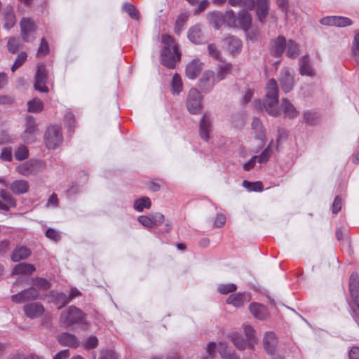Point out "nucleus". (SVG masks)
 <instances>
[{
    "instance_id": "1",
    "label": "nucleus",
    "mask_w": 359,
    "mask_h": 359,
    "mask_svg": "<svg viewBox=\"0 0 359 359\" xmlns=\"http://www.w3.org/2000/svg\"><path fill=\"white\" fill-rule=\"evenodd\" d=\"M162 42L164 46L161 55V63L169 69H175L177 62L181 58L177 44L169 34L162 36Z\"/></svg>"
},
{
    "instance_id": "2",
    "label": "nucleus",
    "mask_w": 359,
    "mask_h": 359,
    "mask_svg": "<svg viewBox=\"0 0 359 359\" xmlns=\"http://www.w3.org/2000/svg\"><path fill=\"white\" fill-rule=\"evenodd\" d=\"M60 323L64 327H69L73 325H85L86 314L75 306H70L61 312Z\"/></svg>"
},
{
    "instance_id": "3",
    "label": "nucleus",
    "mask_w": 359,
    "mask_h": 359,
    "mask_svg": "<svg viewBox=\"0 0 359 359\" xmlns=\"http://www.w3.org/2000/svg\"><path fill=\"white\" fill-rule=\"evenodd\" d=\"M44 144L48 149L58 148L63 142V135L61 126L59 125L49 126L43 136Z\"/></svg>"
},
{
    "instance_id": "4",
    "label": "nucleus",
    "mask_w": 359,
    "mask_h": 359,
    "mask_svg": "<svg viewBox=\"0 0 359 359\" xmlns=\"http://www.w3.org/2000/svg\"><path fill=\"white\" fill-rule=\"evenodd\" d=\"M266 96L264 100L263 106L266 111L272 109L277 104L278 99V90L277 82L274 79H270L265 87Z\"/></svg>"
},
{
    "instance_id": "5",
    "label": "nucleus",
    "mask_w": 359,
    "mask_h": 359,
    "mask_svg": "<svg viewBox=\"0 0 359 359\" xmlns=\"http://www.w3.org/2000/svg\"><path fill=\"white\" fill-rule=\"evenodd\" d=\"M46 168L43 161L38 159H30L16 168L17 171L22 175L29 176L42 172Z\"/></svg>"
},
{
    "instance_id": "6",
    "label": "nucleus",
    "mask_w": 359,
    "mask_h": 359,
    "mask_svg": "<svg viewBox=\"0 0 359 359\" xmlns=\"http://www.w3.org/2000/svg\"><path fill=\"white\" fill-rule=\"evenodd\" d=\"M39 133V130L35 119L32 116H27L26 117L25 130L21 135V139L26 144H32L37 141Z\"/></svg>"
},
{
    "instance_id": "7",
    "label": "nucleus",
    "mask_w": 359,
    "mask_h": 359,
    "mask_svg": "<svg viewBox=\"0 0 359 359\" xmlns=\"http://www.w3.org/2000/svg\"><path fill=\"white\" fill-rule=\"evenodd\" d=\"M203 97L198 89L192 88L189 90L186 105L189 112H200L203 109Z\"/></svg>"
},
{
    "instance_id": "8",
    "label": "nucleus",
    "mask_w": 359,
    "mask_h": 359,
    "mask_svg": "<svg viewBox=\"0 0 359 359\" xmlns=\"http://www.w3.org/2000/svg\"><path fill=\"white\" fill-rule=\"evenodd\" d=\"M48 72L44 64H39L37 66V70L35 74L34 88L36 90L47 93L48 88L46 86Z\"/></svg>"
},
{
    "instance_id": "9",
    "label": "nucleus",
    "mask_w": 359,
    "mask_h": 359,
    "mask_svg": "<svg viewBox=\"0 0 359 359\" xmlns=\"http://www.w3.org/2000/svg\"><path fill=\"white\" fill-rule=\"evenodd\" d=\"M21 36L24 41L29 42L34 39L36 25L34 21L29 18H23L20 22Z\"/></svg>"
},
{
    "instance_id": "10",
    "label": "nucleus",
    "mask_w": 359,
    "mask_h": 359,
    "mask_svg": "<svg viewBox=\"0 0 359 359\" xmlns=\"http://www.w3.org/2000/svg\"><path fill=\"white\" fill-rule=\"evenodd\" d=\"M39 296V292L34 287H29L25 289L18 294H13L11 297V301L16 304H20L25 302L37 299Z\"/></svg>"
},
{
    "instance_id": "11",
    "label": "nucleus",
    "mask_w": 359,
    "mask_h": 359,
    "mask_svg": "<svg viewBox=\"0 0 359 359\" xmlns=\"http://www.w3.org/2000/svg\"><path fill=\"white\" fill-rule=\"evenodd\" d=\"M281 89L285 93H289L294 86L293 71L290 69H284L281 71L279 78Z\"/></svg>"
},
{
    "instance_id": "12",
    "label": "nucleus",
    "mask_w": 359,
    "mask_h": 359,
    "mask_svg": "<svg viewBox=\"0 0 359 359\" xmlns=\"http://www.w3.org/2000/svg\"><path fill=\"white\" fill-rule=\"evenodd\" d=\"M212 119L207 114H204L199 123V135L201 138L205 142H208L210 140V133L212 131Z\"/></svg>"
},
{
    "instance_id": "13",
    "label": "nucleus",
    "mask_w": 359,
    "mask_h": 359,
    "mask_svg": "<svg viewBox=\"0 0 359 359\" xmlns=\"http://www.w3.org/2000/svg\"><path fill=\"white\" fill-rule=\"evenodd\" d=\"M320 22L324 25L344 27L352 25V20L343 16H327L321 19Z\"/></svg>"
},
{
    "instance_id": "14",
    "label": "nucleus",
    "mask_w": 359,
    "mask_h": 359,
    "mask_svg": "<svg viewBox=\"0 0 359 359\" xmlns=\"http://www.w3.org/2000/svg\"><path fill=\"white\" fill-rule=\"evenodd\" d=\"M25 316L31 319L40 317L44 313V307L39 302L27 304L23 307Z\"/></svg>"
},
{
    "instance_id": "15",
    "label": "nucleus",
    "mask_w": 359,
    "mask_h": 359,
    "mask_svg": "<svg viewBox=\"0 0 359 359\" xmlns=\"http://www.w3.org/2000/svg\"><path fill=\"white\" fill-rule=\"evenodd\" d=\"M349 292L353 303L359 307V276L355 272L350 276Z\"/></svg>"
},
{
    "instance_id": "16",
    "label": "nucleus",
    "mask_w": 359,
    "mask_h": 359,
    "mask_svg": "<svg viewBox=\"0 0 359 359\" xmlns=\"http://www.w3.org/2000/svg\"><path fill=\"white\" fill-rule=\"evenodd\" d=\"M286 48V39L283 36H278L271 41L270 43V53L271 55L278 57L282 55Z\"/></svg>"
},
{
    "instance_id": "17",
    "label": "nucleus",
    "mask_w": 359,
    "mask_h": 359,
    "mask_svg": "<svg viewBox=\"0 0 359 359\" xmlns=\"http://www.w3.org/2000/svg\"><path fill=\"white\" fill-rule=\"evenodd\" d=\"M187 36L190 41L195 44H201L206 41V38L200 25H195L190 27L187 33Z\"/></svg>"
},
{
    "instance_id": "18",
    "label": "nucleus",
    "mask_w": 359,
    "mask_h": 359,
    "mask_svg": "<svg viewBox=\"0 0 359 359\" xmlns=\"http://www.w3.org/2000/svg\"><path fill=\"white\" fill-rule=\"evenodd\" d=\"M217 80L212 71H205L200 79L199 86L204 92H208L215 86Z\"/></svg>"
},
{
    "instance_id": "19",
    "label": "nucleus",
    "mask_w": 359,
    "mask_h": 359,
    "mask_svg": "<svg viewBox=\"0 0 359 359\" xmlns=\"http://www.w3.org/2000/svg\"><path fill=\"white\" fill-rule=\"evenodd\" d=\"M278 339L274 332H267L263 339V345L269 354H273L276 350Z\"/></svg>"
},
{
    "instance_id": "20",
    "label": "nucleus",
    "mask_w": 359,
    "mask_h": 359,
    "mask_svg": "<svg viewBox=\"0 0 359 359\" xmlns=\"http://www.w3.org/2000/svg\"><path fill=\"white\" fill-rule=\"evenodd\" d=\"M250 300V295L247 292H238L231 294L226 299V303L235 307H241Z\"/></svg>"
},
{
    "instance_id": "21",
    "label": "nucleus",
    "mask_w": 359,
    "mask_h": 359,
    "mask_svg": "<svg viewBox=\"0 0 359 359\" xmlns=\"http://www.w3.org/2000/svg\"><path fill=\"white\" fill-rule=\"evenodd\" d=\"M249 310L251 314L259 320H264L269 316L266 307L259 303H251L249 306Z\"/></svg>"
},
{
    "instance_id": "22",
    "label": "nucleus",
    "mask_w": 359,
    "mask_h": 359,
    "mask_svg": "<svg viewBox=\"0 0 359 359\" xmlns=\"http://www.w3.org/2000/svg\"><path fill=\"white\" fill-rule=\"evenodd\" d=\"M203 69V63L198 59L193 60L186 67V75L191 79H196Z\"/></svg>"
},
{
    "instance_id": "23",
    "label": "nucleus",
    "mask_w": 359,
    "mask_h": 359,
    "mask_svg": "<svg viewBox=\"0 0 359 359\" xmlns=\"http://www.w3.org/2000/svg\"><path fill=\"white\" fill-rule=\"evenodd\" d=\"M59 343L64 346L76 348L79 346V341L77 337L69 332H64L58 337Z\"/></svg>"
},
{
    "instance_id": "24",
    "label": "nucleus",
    "mask_w": 359,
    "mask_h": 359,
    "mask_svg": "<svg viewBox=\"0 0 359 359\" xmlns=\"http://www.w3.org/2000/svg\"><path fill=\"white\" fill-rule=\"evenodd\" d=\"M15 194L20 195L27 193L29 190V185L27 181L24 180H18L10 184L9 187Z\"/></svg>"
},
{
    "instance_id": "25",
    "label": "nucleus",
    "mask_w": 359,
    "mask_h": 359,
    "mask_svg": "<svg viewBox=\"0 0 359 359\" xmlns=\"http://www.w3.org/2000/svg\"><path fill=\"white\" fill-rule=\"evenodd\" d=\"M4 27L6 29H9L15 24V15L12 6H6L4 11Z\"/></svg>"
},
{
    "instance_id": "26",
    "label": "nucleus",
    "mask_w": 359,
    "mask_h": 359,
    "mask_svg": "<svg viewBox=\"0 0 359 359\" xmlns=\"http://www.w3.org/2000/svg\"><path fill=\"white\" fill-rule=\"evenodd\" d=\"M31 255V250L29 248L25 246H19L15 248L13 250L11 259L13 262H17L22 259H25Z\"/></svg>"
},
{
    "instance_id": "27",
    "label": "nucleus",
    "mask_w": 359,
    "mask_h": 359,
    "mask_svg": "<svg viewBox=\"0 0 359 359\" xmlns=\"http://www.w3.org/2000/svg\"><path fill=\"white\" fill-rule=\"evenodd\" d=\"M257 15L259 21L263 22L268 15L269 0H256Z\"/></svg>"
},
{
    "instance_id": "28",
    "label": "nucleus",
    "mask_w": 359,
    "mask_h": 359,
    "mask_svg": "<svg viewBox=\"0 0 359 359\" xmlns=\"http://www.w3.org/2000/svg\"><path fill=\"white\" fill-rule=\"evenodd\" d=\"M251 125L255 138L264 141L266 137V130L261 121L257 118H254Z\"/></svg>"
},
{
    "instance_id": "29",
    "label": "nucleus",
    "mask_w": 359,
    "mask_h": 359,
    "mask_svg": "<svg viewBox=\"0 0 359 359\" xmlns=\"http://www.w3.org/2000/svg\"><path fill=\"white\" fill-rule=\"evenodd\" d=\"M50 296L53 303L58 306L59 309L70 302L69 298H68V296L64 292L52 291L50 292Z\"/></svg>"
},
{
    "instance_id": "30",
    "label": "nucleus",
    "mask_w": 359,
    "mask_h": 359,
    "mask_svg": "<svg viewBox=\"0 0 359 359\" xmlns=\"http://www.w3.org/2000/svg\"><path fill=\"white\" fill-rule=\"evenodd\" d=\"M35 271L33 264L22 262L15 265L12 271L13 274H30Z\"/></svg>"
},
{
    "instance_id": "31",
    "label": "nucleus",
    "mask_w": 359,
    "mask_h": 359,
    "mask_svg": "<svg viewBox=\"0 0 359 359\" xmlns=\"http://www.w3.org/2000/svg\"><path fill=\"white\" fill-rule=\"evenodd\" d=\"M238 20L241 28L245 31L250 28L252 23L251 15L246 10H243L239 12Z\"/></svg>"
},
{
    "instance_id": "32",
    "label": "nucleus",
    "mask_w": 359,
    "mask_h": 359,
    "mask_svg": "<svg viewBox=\"0 0 359 359\" xmlns=\"http://www.w3.org/2000/svg\"><path fill=\"white\" fill-rule=\"evenodd\" d=\"M228 338L238 350L243 351L245 349L246 342L241 334L238 332H231L228 334Z\"/></svg>"
},
{
    "instance_id": "33",
    "label": "nucleus",
    "mask_w": 359,
    "mask_h": 359,
    "mask_svg": "<svg viewBox=\"0 0 359 359\" xmlns=\"http://www.w3.org/2000/svg\"><path fill=\"white\" fill-rule=\"evenodd\" d=\"M232 65L230 63H224L218 66L217 72L215 75L217 81L224 79L231 72Z\"/></svg>"
},
{
    "instance_id": "34",
    "label": "nucleus",
    "mask_w": 359,
    "mask_h": 359,
    "mask_svg": "<svg viewBox=\"0 0 359 359\" xmlns=\"http://www.w3.org/2000/svg\"><path fill=\"white\" fill-rule=\"evenodd\" d=\"M151 206V200L147 196L136 199L133 203V208L137 212H142L144 209H149Z\"/></svg>"
},
{
    "instance_id": "35",
    "label": "nucleus",
    "mask_w": 359,
    "mask_h": 359,
    "mask_svg": "<svg viewBox=\"0 0 359 359\" xmlns=\"http://www.w3.org/2000/svg\"><path fill=\"white\" fill-rule=\"evenodd\" d=\"M218 352L222 359H239V357L234 352L227 351L226 342L221 341L218 344Z\"/></svg>"
},
{
    "instance_id": "36",
    "label": "nucleus",
    "mask_w": 359,
    "mask_h": 359,
    "mask_svg": "<svg viewBox=\"0 0 359 359\" xmlns=\"http://www.w3.org/2000/svg\"><path fill=\"white\" fill-rule=\"evenodd\" d=\"M226 42L229 46V50L231 54L238 53L242 46L241 41L236 36H229L226 39Z\"/></svg>"
},
{
    "instance_id": "37",
    "label": "nucleus",
    "mask_w": 359,
    "mask_h": 359,
    "mask_svg": "<svg viewBox=\"0 0 359 359\" xmlns=\"http://www.w3.org/2000/svg\"><path fill=\"white\" fill-rule=\"evenodd\" d=\"M299 70L302 75L312 76L313 69L309 65V59L304 56L299 60Z\"/></svg>"
},
{
    "instance_id": "38",
    "label": "nucleus",
    "mask_w": 359,
    "mask_h": 359,
    "mask_svg": "<svg viewBox=\"0 0 359 359\" xmlns=\"http://www.w3.org/2000/svg\"><path fill=\"white\" fill-rule=\"evenodd\" d=\"M208 18L210 24L216 29L219 28L223 23V16L219 12L215 11L208 13Z\"/></svg>"
},
{
    "instance_id": "39",
    "label": "nucleus",
    "mask_w": 359,
    "mask_h": 359,
    "mask_svg": "<svg viewBox=\"0 0 359 359\" xmlns=\"http://www.w3.org/2000/svg\"><path fill=\"white\" fill-rule=\"evenodd\" d=\"M228 3L231 6L243 7L248 10H252L255 6L254 0H228Z\"/></svg>"
},
{
    "instance_id": "40",
    "label": "nucleus",
    "mask_w": 359,
    "mask_h": 359,
    "mask_svg": "<svg viewBox=\"0 0 359 359\" xmlns=\"http://www.w3.org/2000/svg\"><path fill=\"white\" fill-rule=\"evenodd\" d=\"M244 332L248 341L249 348L251 349L254 348V344L257 343V339L255 335V330L250 325H245Z\"/></svg>"
},
{
    "instance_id": "41",
    "label": "nucleus",
    "mask_w": 359,
    "mask_h": 359,
    "mask_svg": "<svg viewBox=\"0 0 359 359\" xmlns=\"http://www.w3.org/2000/svg\"><path fill=\"white\" fill-rule=\"evenodd\" d=\"M172 93L179 94L182 90V81L178 74L173 75L171 81Z\"/></svg>"
},
{
    "instance_id": "42",
    "label": "nucleus",
    "mask_w": 359,
    "mask_h": 359,
    "mask_svg": "<svg viewBox=\"0 0 359 359\" xmlns=\"http://www.w3.org/2000/svg\"><path fill=\"white\" fill-rule=\"evenodd\" d=\"M286 54L290 57H296L299 55L298 45L292 40H289L286 43Z\"/></svg>"
},
{
    "instance_id": "43",
    "label": "nucleus",
    "mask_w": 359,
    "mask_h": 359,
    "mask_svg": "<svg viewBox=\"0 0 359 359\" xmlns=\"http://www.w3.org/2000/svg\"><path fill=\"white\" fill-rule=\"evenodd\" d=\"M28 112H39L43 109V104L40 99L34 98L28 102Z\"/></svg>"
},
{
    "instance_id": "44",
    "label": "nucleus",
    "mask_w": 359,
    "mask_h": 359,
    "mask_svg": "<svg viewBox=\"0 0 359 359\" xmlns=\"http://www.w3.org/2000/svg\"><path fill=\"white\" fill-rule=\"evenodd\" d=\"M273 144V141L271 140L267 147L262 152V154L259 156H255L257 157V161L259 163H264L268 161L270 156L272 154V150L271 149V147Z\"/></svg>"
},
{
    "instance_id": "45",
    "label": "nucleus",
    "mask_w": 359,
    "mask_h": 359,
    "mask_svg": "<svg viewBox=\"0 0 359 359\" xmlns=\"http://www.w3.org/2000/svg\"><path fill=\"white\" fill-rule=\"evenodd\" d=\"M32 285L42 290H46L49 289L51 286L50 283L48 280L39 277L32 279Z\"/></svg>"
},
{
    "instance_id": "46",
    "label": "nucleus",
    "mask_w": 359,
    "mask_h": 359,
    "mask_svg": "<svg viewBox=\"0 0 359 359\" xmlns=\"http://www.w3.org/2000/svg\"><path fill=\"white\" fill-rule=\"evenodd\" d=\"M14 156L18 161H22L28 158L29 150L25 145H20L14 153Z\"/></svg>"
},
{
    "instance_id": "47",
    "label": "nucleus",
    "mask_w": 359,
    "mask_h": 359,
    "mask_svg": "<svg viewBox=\"0 0 359 359\" xmlns=\"http://www.w3.org/2000/svg\"><path fill=\"white\" fill-rule=\"evenodd\" d=\"M0 197L6 203L8 207H15L16 201L13 196L4 189L0 191Z\"/></svg>"
},
{
    "instance_id": "48",
    "label": "nucleus",
    "mask_w": 359,
    "mask_h": 359,
    "mask_svg": "<svg viewBox=\"0 0 359 359\" xmlns=\"http://www.w3.org/2000/svg\"><path fill=\"white\" fill-rule=\"evenodd\" d=\"M243 185L250 191H261L263 189L262 184L260 182H250L244 180Z\"/></svg>"
},
{
    "instance_id": "49",
    "label": "nucleus",
    "mask_w": 359,
    "mask_h": 359,
    "mask_svg": "<svg viewBox=\"0 0 359 359\" xmlns=\"http://www.w3.org/2000/svg\"><path fill=\"white\" fill-rule=\"evenodd\" d=\"M353 55L358 63H359V29L355 31L352 46Z\"/></svg>"
},
{
    "instance_id": "50",
    "label": "nucleus",
    "mask_w": 359,
    "mask_h": 359,
    "mask_svg": "<svg viewBox=\"0 0 359 359\" xmlns=\"http://www.w3.org/2000/svg\"><path fill=\"white\" fill-rule=\"evenodd\" d=\"M27 57V53L25 52L20 53L17 58L11 67V70L14 72L17 69H18L22 64L26 61Z\"/></svg>"
},
{
    "instance_id": "51",
    "label": "nucleus",
    "mask_w": 359,
    "mask_h": 359,
    "mask_svg": "<svg viewBox=\"0 0 359 359\" xmlns=\"http://www.w3.org/2000/svg\"><path fill=\"white\" fill-rule=\"evenodd\" d=\"M336 236L339 241L348 247H350V241L346 232L341 229L338 228L336 231Z\"/></svg>"
},
{
    "instance_id": "52",
    "label": "nucleus",
    "mask_w": 359,
    "mask_h": 359,
    "mask_svg": "<svg viewBox=\"0 0 359 359\" xmlns=\"http://www.w3.org/2000/svg\"><path fill=\"white\" fill-rule=\"evenodd\" d=\"M237 286L233 283L222 284L218 287V291L221 294H228L236 290Z\"/></svg>"
},
{
    "instance_id": "53",
    "label": "nucleus",
    "mask_w": 359,
    "mask_h": 359,
    "mask_svg": "<svg viewBox=\"0 0 359 359\" xmlns=\"http://www.w3.org/2000/svg\"><path fill=\"white\" fill-rule=\"evenodd\" d=\"M98 344V339L97 338L94 336L91 335L83 343V346L86 349H93L97 347Z\"/></svg>"
},
{
    "instance_id": "54",
    "label": "nucleus",
    "mask_w": 359,
    "mask_h": 359,
    "mask_svg": "<svg viewBox=\"0 0 359 359\" xmlns=\"http://www.w3.org/2000/svg\"><path fill=\"white\" fill-rule=\"evenodd\" d=\"M208 51L209 55L210 57H212V58H214L215 60H222L220 51L218 50V48H217V46L215 44H213V43L209 44L208 46Z\"/></svg>"
},
{
    "instance_id": "55",
    "label": "nucleus",
    "mask_w": 359,
    "mask_h": 359,
    "mask_svg": "<svg viewBox=\"0 0 359 359\" xmlns=\"http://www.w3.org/2000/svg\"><path fill=\"white\" fill-rule=\"evenodd\" d=\"M153 227L161 225L164 222V215L161 212H156L151 215Z\"/></svg>"
},
{
    "instance_id": "56",
    "label": "nucleus",
    "mask_w": 359,
    "mask_h": 359,
    "mask_svg": "<svg viewBox=\"0 0 359 359\" xmlns=\"http://www.w3.org/2000/svg\"><path fill=\"white\" fill-rule=\"evenodd\" d=\"M125 11L133 19H138V11L136 8L130 4H126L123 6Z\"/></svg>"
},
{
    "instance_id": "57",
    "label": "nucleus",
    "mask_w": 359,
    "mask_h": 359,
    "mask_svg": "<svg viewBox=\"0 0 359 359\" xmlns=\"http://www.w3.org/2000/svg\"><path fill=\"white\" fill-rule=\"evenodd\" d=\"M280 109L283 112H294L295 110L293 104L287 99H282Z\"/></svg>"
},
{
    "instance_id": "58",
    "label": "nucleus",
    "mask_w": 359,
    "mask_h": 359,
    "mask_svg": "<svg viewBox=\"0 0 359 359\" xmlns=\"http://www.w3.org/2000/svg\"><path fill=\"white\" fill-rule=\"evenodd\" d=\"M7 47L11 53H15L20 48L18 40L14 37L10 38L8 41Z\"/></svg>"
},
{
    "instance_id": "59",
    "label": "nucleus",
    "mask_w": 359,
    "mask_h": 359,
    "mask_svg": "<svg viewBox=\"0 0 359 359\" xmlns=\"http://www.w3.org/2000/svg\"><path fill=\"white\" fill-rule=\"evenodd\" d=\"M49 52L48 43L45 39H42L41 45L39 48L37 55L39 56H45Z\"/></svg>"
},
{
    "instance_id": "60",
    "label": "nucleus",
    "mask_w": 359,
    "mask_h": 359,
    "mask_svg": "<svg viewBox=\"0 0 359 359\" xmlns=\"http://www.w3.org/2000/svg\"><path fill=\"white\" fill-rule=\"evenodd\" d=\"M137 221L144 226L147 228H152V222L151 215H140L137 217Z\"/></svg>"
},
{
    "instance_id": "61",
    "label": "nucleus",
    "mask_w": 359,
    "mask_h": 359,
    "mask_svg": "<svg viewBox=\"0 0 359 359\" xmlns=\"http://www.w3.org/2000/svg\"><path fill=\"white\" fill-rule=\"evenodd\" d=\"M186 20H187V18L184 15H180L177 20H176V22H175V32L177 34H180L181 30L182 29V27H184L185 22H186Z\"/></svg>"
},
{
    "instance_id": "62",
    "label": "nucleus",
    "mask_w": 359,
    "mask_h": 359,
    "mask_svg": "<svg viewBox=\"0 0 359 359\" xmlns=\"http://www.w3.org/2000/svg\"><path fill=\"white\" fill-rule=\"evenodd\" d=\"M342 200L339 196H336L332 205L333 214H337L341 208Z\"/></svg>"
},
{
    "instance_id": "63",
    "label": "nucleus",
    "mask_w": 359,
    "mask_h": 359,
    "mask_svg": "<svg viewBox=\"0 0 359 359\" xmlns=\"http://www.w3.org/2000/svg\"><path fill=\"white\" fill-rule=\"evenodd\" d=\"M100 359H118V354L112 350L105 351Z\"/></svg>"
},
{
    "instance_id": "64",
    "label": "nucleus",
    "mask_w": 359,
    "mask_h": 359,
    "mask_svg": "<svg viewBox=\"0 0 359 359\" xmlns=\"http://www.w3.org/2000/svg\"><path fill=\"white\" fill-rule=\"evenodd\" d=\"M349 359H359V347L353 346L348 352Z\"/></svg>"
}]
</instances>
